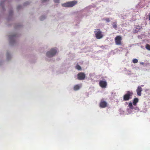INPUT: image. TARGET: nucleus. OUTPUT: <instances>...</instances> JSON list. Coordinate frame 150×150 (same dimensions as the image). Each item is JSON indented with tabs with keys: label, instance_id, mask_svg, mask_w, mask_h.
I'll use <instances>...</instances> for the list:
<instances>
[{
	"label": "nucleus",
	"instance_id": "nucleus-11",
	"mask_svg": "<svg viewBox=\"0 0 150 150\" xmlns=\"http://www.w3.org/2000/svg\"><path fill=\"white\" fill-rule=\"evenodd\" d=\"M80 86L79 85H76L74 86V91H77L79 90L80 88Z\"/></svg>",
	"mask_w": 150,
	"mask_h": 150
},
{
	"label": "nucleus",
	"instance_id": "nucleus-8",
	"mask_svg": "<svg viewBox=\"0 0 150 150\" xmlns=\"http://www.w3.org/2000/svg\"><path fill=\"white\" fill-rule=\"evenodd\" d=\"M107 103L105 101L102 100L101 101L100 104V107L101 108H105L107 106Z\"/></svg>",
	"mask_w": 150,
	"mask_h": 150
},
{
	"label": "nucleus",
	"instance_id": "nucleus-4",
	"mask_svg": "<svg viewBox=\"0 0 150 150\" xmlns=\"http://www.w3.org/2000/svg\"><path fill=\"white\" fill-rule=\"evenodd\" d=\"M57 53V50L54 49H52L50 51L47 52L46 56L48 57H52Z\"/></svg>",
	"mask_w": 150,
	"mask_h": 150
},
{
	"label": "nucleus",
	"instance_id": "nucleus-18",
	"mask_svg": "<svg viewBox=\"0 0 150 150\" xmlns=\"http://www.w3.org/2000/svg\"><path fill=\"white\" fill-rule=\"evenodd\" d=\"M105 20L107 22H109L110 21L109 18H106L105 19Z\"/></svg>",
	"mask_w": 150,
	"mask_h": 150
},
{
	"label": "nucleus",
	"instance_id": "nucleus-22",
	"mask_svg": "<svg viewBox=\"0 0 150 150\" xmlns=\"http://www.w3.org/2000/svg\"><path fill=\"white\" fill-rule=\"evenodd\" d=\"M49 0H41V1L43 3L47 1H49Z\"/></svg>",
	"mask_w": 150,
	"mask_h": 150
},
{
	"label": "nucleus",
	"instance_id": "nucleus-15",
	"mask_svg": "<svg viewBox=\"0 0 150 150\" xmlns=\"http://www.w3.org/2000/svg\"><path fill=\"white\" fill-rule=\"evenodd\" d=\"M146 48L148 50L150 51V45L148 44H146Z\"/></svg>",
	"mask_w": 150,
	"mask_h": 150
},
{
	"label": "nucleus",
	"instance_id": "nucleus-9",
	"mask_svg": "<svg viewBox=\"0 0 150 150\" xmlns=\"http://www.w3.org/2000/svg\"><path fill=\"white\" fill-rule=\"evenodd\" d=\"M142 91V88L140 86H138L136 90L137 94L139 96L141 95V92Z\"/></svg>",
	"mask_w": 150,
	"mask_h": 150
},
{
	"label": "nucleus",
	"instance_id": "nucleus-6",
	"mask_svg": "<svg viewBox=\"0 0 150 150\" xmlns=\"http://www.w3.org/2000/svg\"><path fill=\"white\" fill-rule=\"evenodd\" d=\"M85 78V75L84 73L80 72L77 75V78L79 80H83Z\"/></svg>",
	"mask_w": 150,
	"mask_h": 150
},
{
	"label": "nucleus",
	"instance_id": "nucleus-16",
	"mask_svg": "<svg viewBox=\"0 0 150 150\" xmlns=\"http://www.w3.org/2000/svg\"><path fill=\"white\" fill-rule=\"evenodd\" d=\"M132 62L134 63H136L138 62V60L136 59H133Z\"/></svg>",
	"mask_w": 150,
	"mask_h": 150
},
{
	"label": "nucleus",
	"instance_id": "nucleus-2",
	"mask_svg": "<svg viewBox=\"0 0 150 150\" xmlns=\"http://www.w3.org/2000/svg\"><path fill=\"white\" fill-rule=\"evenodd\" d=\"M77 2L76 1H71L62 4L63 7H72L76 4Z\"/></svg>",
	"mask_w": 150,
	"mask_h": 150
},
{
	"label": "nucleus",
	"instance_id": "nucleus-10",
	"mask_svg": "<svg viewBox=\"0 0 150 150\" xmlns=\"http://www.w3.org/2000/svg\"><path fill=\"white\" fill-rule=\"evenodd\" d=\"M139 101V99L137 98H134L133 100V104L134 105L136 106L137 105V103Z\"/></svg>",
	"mask_w": 150,
	"mask_h": 150
},
{
	"label": "nucleus",
	"instance_id": "nucleus-17",
	"mask_svg": "<svg viewBox=\"0 0 150 150\" xmlns=\"http://www.w3.org/2000/svg\"><path fill=\"white\" fill-rule=\"evenodd\" d=\"M45 18V17L44 16H41L40 18V20L41 21L43 20Z\"/></svg>",
	"mask_w": 150,
	"mask_h": 150
},
{
	"label": "nucleus",
	"instance_id": "nucleus-1",
	"mask_svg": "<svg viewBox=\"0 0 150 150\" xmlns=\"http://www.w3.org/2000/svg\"><path fill=\"white\" fill-rule=\"evenodd\" d=\"M94 32L96 38L97 39H99L103 38V35L100 29H95Z\"/></svg>",
	"mask_w": 150,
	"mask_h": 150
},
{
	"label": "nucleus",
	"instance_id": "nucleus-21",
	"mask_svg": "<svg viewBox=\"0 0 150 150\" xmlns=\"http://www.w3.org/2000/svg\"><path fill=\"white\" fill-rule=\"evenodd\" d=\"M15 36V35H13L12 36H10L9 37V38L11 39V38H13Z\"/></svg>",
	"mask_w": 150,
	"mask_h": 150
},
{
	"label": "nucleus",
	"instance_id": "nucleus-25",
	"mask_svg": "<svg viewBox=\"0 0 150 150\" xmlns=\"http://www.w3.org/2000/svg\"><path fill=\"white\" fill-rule=\"evenodd\" d=\"M20 7V6H18V9H19V7Z\"/></svg>",
	"mask_w": 150,
	"mask_h": 150
},
{
	"label": "nucleus",
	"instance_id": "nucleus-3",
	"mask_svg": "<svg viewBox=\"0 0 150 150\" xmlns=\"http://www.w3.org/2000/svg\"><path fill=\"white\" fill-rule=\"evenodd\" d=\"M127 93L123 96V100H128L132 98L133 94V93L132 91H127Z\"/></svg>",
	"mask_w": 150,
	"mask_h": 150
},
{
	"label": "nucleus",
	"instance_id": "nucleus-19",
	"mask_svg": "<svg viewBox=\"0 0 150 150\" xmlns=\"http://www.w3.org/2000/svg\"><path fill=\"white\" fill-rule=\"evenodd\" d=\"M54 2L55 3H59V0H54Z\"/></svg>",
	"mask_w": 150,
	"mask_h": 150
},
{
	"label": "nucleus",
	"instance_id": "nucleus-20",
	"mask_svg": "<svg viewBox=\"0 0 150 150\" xmlns=\"http://www.w3.org/2000/svg\"><path fill=\"white\" fill-rule=\"evenodd\" d=\"M10 56L9 54L8 53H7L6 54V57L7 59H8L9 57Z\"/></svg>",
	"mask_w": 150,
	"mask_h": 150
},
{
	"label": "nucleus",
	"instance_id": "nucleus-7",
	"mask_svg": "<svg viewBox=\"0 0 150 150\" xmlns=\"http://www.w3.org/2000/svg\"><path fill=\"white\" fill-rule=\"evenodd\" d=\"M99 85L101 87L105 88L107 85V83L105 81L100 80L99 82Z\"/></svg>",
	"mask_w": 150,
	"mask_h": 150
},
{
	"label": "nucleus",
	"instance_id": "nucleus-14",
	"mask_svg": "<svg viewBox=\"0 0 150 150\" xmlns=\"http://www.w3.org/2000/svg\"><path fill=\"white\" fill-rule=\"evenodd\" d=\"M128 107L131 109H132L134 108V107L132 105V103H129L128 105Z\"/></svg>",
	"mask_w": 150,
	"mask_h": 150
},
{
	"label": "nucleus",
	"instance_id": "nucleus-24",
	"mask_svg": "<svg viewBox=\"0 0 150 150\" xmlns=\"http://www.w3.org/2000/svg\"><path fill=\"white\" fill-rule=\"evenodd\" d=\"M2 2H1V3H0V5L1 6H2Z\"/></svg>",
	"mask_w": 150,
	"mask_h": 150
},
{
	"label": "nucleus",
	"instance_id": "nucleus-12",
	"mask_svg": "<svg viewBox=\"0 0 150 150\" xmlns=\"http://www.w3.org/2000/svg\"><path fill=\"white\" fill-rule=\"evenodd\" d=\"M117 23L116 22H114L113 23V24H112V27L113 28H114L115 29H117V25L116 24Z\"/></svg>",
	"mask_w": 150,
	"mask_h": 150
},
{
	"label": "nucleus",
	"instance_id": "nucleus-5",
	"mask_svg": "<svg viewBox=\"0 0 150 150\" xmlns=\"http://www.w3.org/2000/svg\"><path fill=\"white\" fill-rule=\"evenodd\" d=\"M122 37L120 36H116L115 39V42L116 45H120L121 44Z\"/></svg>",
	"mask_w": 150,
	"mask_h": 150
},
{
	"label": "nucleus",
	"instance_id": "nucleus-13",
	"mask_svg": "<svg viewBox=\"0 0 150 150\" xmlns=\"http://www.w3.org/2000/svg\"><path fill=\"white\" fill-rule=\"evenodd\" d=\"M75 68L79 70H81V67L78 64H77L76 65Z\"/></svg>",
	"mask_w": 150,
	"mask_h": 150
},
{
	"label": "nucleus",
	"instance_id": "nucleus-23",
	"mask_svg": "<svg viewBox=\"0 0 150 150\" xmlns=\"http://www.w3.org/2000/svg\"><path fill=\"white\" fill-rule=\"evenodd\" d=\"M149 20L150 21V13L149 14Z\"/></svg>",
	"mask_w": 150,
	"mask_h": 150
}]
</instances>
